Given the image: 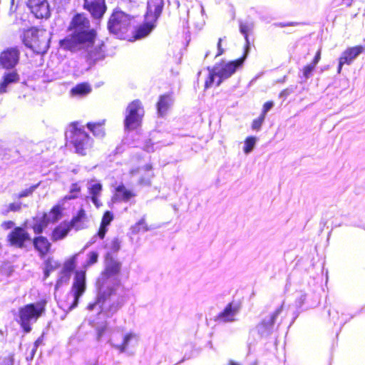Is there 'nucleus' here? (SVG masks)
Segmentation results:
<instances>
[{"label":"nucleus","mask_w":365,"mask_h":365,"mask_svg":"<svg viewBox=\"0 0 365 365\" xmlns=\"http://www.w3.org/2000/svg\"><path fill=\"white\" fill-rule=\"evenodd\" d=\"M87 189L89 194L87 198H90L94 205L99 208L102 206V202L100 200L103 190L102 184L96 179H91L87 182Z\"/></svg>","instance_id":"nucleus-17"},{"label":"nucleus","mask_w":365,"mask_h":365,"mask_svg":"<svg viewBox=\"0 0 365 365\" xmlns=\"http://www.w3.org/2000/svg\"><path fill=\"white\" fill-rule=\"evenodd\" d=\"M38 185L39 183H37L36 185L31 186L29 188L22 190L20 193H19L18 197L23 198L31 195L34 192V190L38 187Z\"/></svg>","instance_id":"nucleus-42"},{"label":"nucleus","mask_w":365,"mask_h":365,"mask_svg":"<svg viewBox=\"0 0 365 365\" xmlns=\"http://www.w3.org/2000/svg\"><path fill=\"white\" fill-rule=\"evenodd\" d=\"M19 80V75L16 71L5 73L0 82V91H6L8 87L18 83Z\"/></svg>","instance_id":"nucleus-24"},{"label":"nucleus","mask_w":365,"mask_h":365,"mask_svg":"<svg viewBox=\"0 0 365 365\" xmlns=\"http://www.w3.org/2000/svg\"><path fill=\"white\" fill-rule=\"evenodd\" d=\"M86 218L87 217L86 212L83 208H81L68 224L71 227H73L76 230H81L85 227V222Z\"/></svg>","instance_id":"nucleus-26"},{"label":"nucleus","mask_w":365,"mask_h":365,"mask_svg":"<svg viewBox=\"0 0 365 365\" xmlns=\"http://www.w3.org/2000/svg\"><path fill=\"white\" fill-rule=\"evenodd\" d=\"M21 208V202H16L13 203H10L3 211V214L6 215L9 212H16L19 211Z\"/></svg>","instance_id":"nucleus-41"},{"label":"nucleus","mask_w":365,"mask_h":365,"mask_svg":"<svg viewBox=\"0 0 365 365\" xmlns=\"http://www.w3.org/2000/svg\"><path fill=\"white\" fill-rule=\"evenodd\" d=\"M8 240L11 246L18 248L26 247V243L31 242L30 235L22 227H15L8 235Z\"/></svg>","instance_id":"nucleus-12"},{"label":"nucleus","mask_w":365,"mask_h":365,"mask_svg":"<svg viewBox=\"0 0 365 365\" xmlns=\"http://www.w3.org/2000/svg\"><path fill=\"white\" fill-rule=\"evenodd\" d=\"M215 78H217V75L216 70L215 69V68H213V69L210 72L207 78L205 81V88H208L213 85L216 86L217 80L215 81Z\"/></svg>","instance_id":"nucleus-38"},{"label":"nucleus","mask_w":365,"mask_h":365,"mask_svg":"<svg viewBox=\"0 0 365 365\" xmlns=\"http://www.w3.org/2000/svg\"><path fill=\"white\" fill-rule=\"evenodd\" d=\"M86 289V271L76 272L72 287L68 295L72 299V302L68 307L69 310L77 307L79 298L85 292Z\"/></svg>","instance_id":"nucleus-9"},{"label":"nucleus","mask_w":365,"mask_h":365,"mask_svg":"<svg viewBox=\"0 0 365 365\" xmlns=\"http://www.w3.org/2000/svg\"><path fill=\"white\" fill-rule=\"evenodd\" d=\"M34 220V223L32 226V228L34 233L37 235L42 233L43 230L49 224L48 221L46 220L43 215L41 217H36Z\"/></svg>","instance_id":"nucleus-32"},{"label":"nucleus","mask_w":365,"mask_h":365,"mask_svg":"<svg viewBox=\"0 0 365 365\" xmlns=\"http://www.w3.org/2000/svg\"><path fill=\"white\" fill-rule=\"evenodd\" d=\"M174 100L170 94L160 96L157 103L158 115L165 116L173 104Z\"/></svg>","instance_id":"nucleus-19"},{"label":"nucleus","mask_w":365,"mask_h":365,"mask_svg":"<svg viewBox=\"0 0 365 365\" xmlns=\"http://www.w3.org/2000/svg\"><path fill=\"white\" fill-rule=\"evenodd\" d=\"M250 365H257V362L254 361V362L251 363Z\"/></svg>","instance_id":"nucleus-60"},{"label":"nucleus","mask_w":365,"mask_h":365,"mask_svg":"<svg viewBox=\"0 0 365 365\" xmlns=\"http://www.w3.org/2000/svg\"><path fill=\"white\" fill-rule=\"evenodd\" d=\"M222 39L221 38H220L218 39V41H217V53L216 55V56H221L223 53H224V49L222 48Z\"/></svg>","instance_id":"nucleus-51"},{"label":"nucleus","mask_w":365,"mask_h":365,"mask_svg":"<svg viewBox=\"0 0 365 365\" xmlns=\"http://www.w3.org/2000/svg\"><path fill=\"white\" fill-rule=\"evenodd\" d=\"M22 41L35 53L43 54L49 48L50 38L46 30L30 28L24 31Z\"/></svg>","instance_id":"nucleus-4"},{"label":"nucleus","mask_w":365,"mask_h":365,"mask_svg":"<svg viewBox=\"0 0 365 365\" xmlns=\"http://www.w3.org/2000/svg\"><path fill=\"white\" fill-rule=\"evenodd\" d=\"M315 67L316 66L312 63L304 66L302 68L303 76L305 78H309L312 76V72L314 70Z\"/></svg>","instance_id":"nucleus-46"},{"label":"nucleus","mask_w":365,"mask_h":365,"mask_svg":"<svg viewBox=\"0 0 365 365\" xmlns=\"http://www.w3.org/2000/svg\"><path fill=\"white\" fill-rule=\"evenodd\" d=\"M48 222H55L58 221L61 216V210L59 206H55L48 213H44Z\"/></svg>","instance_id":"nucleus-34"},{"label":"nucleus","mask_w":365,"mask_h":365,"mask_svg":"<svg viewBox=\"0 0 365 365\" xmlns=\"http://www.w3.org/2000/svg\"><path fill=\"white\" fill-rule=\"evenodd\" d=\"M91 88L89 83L86 82L81 83L73 88L71 91H91Z\"/></svg>","instance_id":"nucleus-43"},{"label":"nucleus","mask_w":365,"mask_h":365,"mask_svg":"<svg viewBox=\"0 0 365 365\" xmlns=\"http://www.w3.org/2000/svg\"><path fill=\"white\" fill-rule=\"evenodd\" d=\"M155 22L145 19L144 22L135 29L133 37L138 39L148 36L155 27Z\"/></svg>","instance_id":"nucleus-23"},{"label":"nucleus","mask_w":365,"mask_h":365,"mask_svg":"<svg viewBox=\"0 0 365 365\" xmlns=\"http://www.w3.org/2000/svg\"><path fill=\"white\" fill-rule=\"evenodd\" d=\"M44 278H47L50 273L60 267V263L53 260L52 258H48L44 262Z\"/></svg>","instance_id":"nucleus-33"},{"label":"nucleus","mask_w":365,"mask_h":365,"mask_svg":"<svg viewBox=\"0 0 365 365\" xmlns=\"http://www.w3.org/2000/svg\"><path fill=\"white\" fill-rule=\"evenodd\" d=\"M241 306L238 302H230L216 317L215 321L218 323H230L235 322L236 317L240 312Z\"/></svg>","instance_id":"nucleus-13"},{"label":"nucleus","mask_w":365,"mask_h":365,"mask_svg":"<svg viewBox=\"0 0 365 365\" xmlns=\"http://www.w3.org/2000/svg\"><path fill=\"white\" fill-rule=\"evenodd\" d=\"M98 258V254L96 252H91L88 254V259L84 264V267L86 268L97 262Z\"/></svg>","instance_id":"nucleus-40"},{"label":"nucleus","mask_w":365,"mask_h":365,"mask_svg":"<svg viewBox=\"0 0 365 365\" xmlns=\"http://www.w3.org/2000/svg\"><path fill=\"white\" fill-rule=\"evenodd\" d=\"M305 299H306V295L305 294H301L299 298L296 302L297 306L298 307H301L304 304Z\"/></svg>","instance_id":"nucleus-53"},{"label":"nucleus","mask_w":365,"mask_h":365,"mask_svg":"<svg viewBox=\"0 0 365 365\" xmlns=\"http://www.w3.org/2000/svg\"><path fill=\"white\" fill-rule=\"evenodd\" d=\"M257 143V138L250 136L245 139V146L243 148V151L245 154H249L252 152L253 148L255 146Z\"/></svg>","instance_id":"nucleus-36"},{"label":"nucleus","mask_w":365,"mask_h":365,"mask_svg":"<svg viewBox=\"0 0 365 365\" xmlns=\"http://www.w3.org/2000/svg\"><path fill=\"white\" fill-rule=\"evenodd\" d=\"M66 138L74 148L75 152L81 155H85L93 145V139L79 122H73L69 125L66 131Z\"/></svg>","instance_id":"nucleus-3"},{"label":"nucleus","mask_w":365,"mask_h":365,"mask_svg":"<svg viewBox=\"0 0 365 365\" xmlns=\"http://www.w3.org/2000/svg\"><path fill=\"white\" fill-rule=\"evenodd\" d=\"M247 58V55L244 54L239 58L231 61L228 63L220 62L214 66L217 71V79L216 86H219L223 80L228 78L236 70L241 67Z\"/></svg>","instance_id":"nucleus-8"},{"label":"nucleus","mask_w":365,"mask_h":365,"mask_svg":"<svg viewBox=\"0 0 365 365\" xmlns=\"http://www.w3.org/2000/svg\"><path fill=\"white\" fill-rule=\"evenodd\" d=\"M71 227L68 223L64 222L60 224L56 227L52 233V240L53 241H58L63 239L71 230Z\"/></svg>","instance_id":"nucleus-27"},{"label":"nucleus","mask_w":365,"mask_h":365,"mask_svg":"<svg viewBox=\"0 0 365 365\" xmlns=\"http://www.w3.org/2000/svg\"><path fill=\"white\" fill-rule=\"evenodd\" d=\"M74 267L75 265L73 259L67 262L64 264L63 270L62 272V277H61V279L58 280L56 283V287L60 286L63 282H66L68 280L70 277V274L73 271Z\"/></svg>","instance_id":"nucleus-31"},{"label":"nucleus","mask_w":365,"mask_h":365,"mask_svg":"<svg viewBox=\"0 0 365 365\" xmlns=\"http://www.w3.org/2000/svg\"><path fill=\"white\" fill-rule=\"evenodd\" d=\"M135 194L128 190L123 185H120L115 188V194L113 200L116 201L128 202Z\"/></svg>","instance_id":"nucleus-25"},{"label":"nucleus","mask_w":365,"mask_h":365,"mask_svg":"<svg viewBox=\"0 0 365 365\" xmlns=\"http://www.w3.org/2000/svg\"><path fill=\"white\" fill-rule=\"evenodd\" d=\"M240 31L242 34H243L245 39V45L244 49V54L247 55L249 53L250 48V41L249 39V32L252 29V25L247 23L241 22L239 26Z\"/></svg>","instance_id":"nucleus-29"},{"label":"nucleus","mask_w":365,"mask_h":365,"mask_svg":"<svg viewBox=\"0 0 365 365\" xmlns=\"http://www.w3.org/2000/svg\"><path fill=\"white\" fill-rule=\"evenodd\" d=\"M320 59H321V51L318 50L311 63L316 66L317 65V63H319V61H320Z\"/></svg>","instance_id":"nucleus-50"},{"label":"nucleus","mask_w":365,"mask_h":365,"mask_svg":"<svg viewBox=\"0 0 365 365\" xmlns=\"http://www.w3.org/2000/svg\"><path fill=\"white\" fill-rule=\"evenodd\" d=\"M299 24H300V23H299V22L291 21V22H287V23H282V22L278 23V24H277V26L279 27L283 28V27H286V26H296Z\"/></svg>","instance_id":"nucleus-48"},{"label":"nucleus","mask_w":365,"mask_h":365,"mask_svg":"<svg viewBox=\"0 0 365 365\" xmlns=\"http://www.w3.org/2000/svg\"><path fill=\"white\" fill-rule=\"evenodd\" d=\"M97 236L98 237V234H97L96 235H94V236L92 237V239H91V241L90 244H93V243H94V242H96V239Z\"/></svg>","instance_id":"nucleus-58"},{"label":"nucleus","mask_w":365,"mask_h":365,"mask_svg":"<svg viewBox=\"0 0 365 365\" xmlns=\"http://www.w3.org/2000/svg\"><path fill=\"white\" fill-rule=\"evenodd\" d=\"M143 149L147 152H153L154 150L153 145L151 143L150 140L145 142Z\"/></svg>","instance_id":"nucleus-49"},{"label":"nucleus","mask_w":365,"mask_h":365,"mask_svg":"<svg viewBox=\"0 0 365 365\" xmlns=\"http://www.w3.org/2000/svg\"><path fill=\"white\" fill-rule=\"evenodd\" d=\"M105 120L98 123H88L86 126L94 136L97 138H103L105 135L104 124Z\"/></svg>","instance_id":"nucleus-30"},{"label":"nucleus","mask_w":365,"mask_h":365,"mask_svg":"<svg viewBox=\"0 0 365 365\" xmlns=\"http://www.w3.org/2000/svg\"><path fill=\"white\" fill-rule=\"evenodd\" d=\"M274 106V103L272 101H267L264 104L262 115H264V116L266 115L267 113Z\"/></svg>","instance_id":"nucleus-47"},{"label":"nucleus","mask_w":365,"mask_h":365,"mask_svg":"<svg viewBox=\"0 0 365 365\" xmlns=\"http://www.w3.org/2000/svg\"><path fill=\"white\" fill-rule=\"evenodd\" d=\"M136 173L140 175V178L138 180V184L140 185H150V180L153 177L151 172V166L145 165L144 168H139L136 170H132L131 175H135Z\"/></svg>","instance_id":"nucleus-22"},{"label":"nucleus","mask_w":365,"mask_h":365,"mask_svg":"<svg viewBox=\"0 0 365 365\" xmlns=\"http://www.w3.org/2000/svg\"><path fill=\"white\" fill-rule=\"evenodd\" d=\"M148 230V227L145 223V218L143 217L134 226L132 227L133 233H138L140 231L146 232Z\"/></svg>","instance_id":"nucleus-39"},{"label":"nucleus","mask_w":365,"mask_h":365,"mask_svg":"<svg viewBox=\"0 0 365 365\" xmlns=\"http://www.w3.org/2000/svg\"><path fill=\"white\" fill-rule=\"evenodd\" d=\"M67 29L71 32V35L59 41L63 49L71 52L84 50L89 64H95L105 58V43L98 39L97 31L91 28L90 20L85 14H74Z\"/></svg>","instance_id":"nucleus-1"},{"label":"nucleus","mask_w":365,"mask_h":365,"mask_svg":"<svg viewBox=\"0 0 365 365\" xmlns=\"http://www.w3.org/2000/svg\"><path fill=\"white\" fill-rule=\"evenodd\" d=\"M229 365H239V364L235 363V362H234V361H230Z\"/></svg>","instance_id":"nucleus-59"},{"label":"nucleus","mask_w":365,"mask_h":365,"mask_svg":"<svg viewBox=\"0 0 365 365\" xmlns=\"http://www.w3.org/2000/svg\"><path fill=\"white\" fill-rule=\"evenodd\" d=\"M139 341V335L134 332H129L126 334L121 344H113L110 341L109 343L115 349H118L120 353H124L128 347L132 344H137Z\"/></svg>","instance_id":"nucleus-20"},{"label":"nucleus","mask_w":365,"mask_h":365,"mask_svg":"<svg viewBox=\"0 0 365 365\" xmlns=\"http://www.w3.org/2000/svg\"><path fill=\"white\" fill-rule=\"evenodd\" d=\"M14 223L12 221H6L1 224V227L4 230H9V229L11 228L14 226Z\"/></svg>","instance_id":"nucleus-52"},{"label":"nucleus","mask_w":365,"mask_h":365,"mask_svg":"<svg viewBox=\"0 0 365 365\" xmlns=\"http://www.w3.org/2000/svg\"><path fill=\"white\" fill-rule=\"evenodd\" d=\"M41 339L38 338L34 343V349L33 350V352H35L36 348L41 344Z\"/></svg>","instance_id":"nucleus-55"},{"label":"nucleus","mask_w":365,"mask_h":365,"mask_svg":"<svg viewBox=\"0 0 365 365\" xmlns=\"http://www.w3.org/2000/svg\"><path fill=\"white\" fill-rule=\"evenodd\" d=\"M282 305L278 307L271 315L264 318L257 327L258 333L262 336H267L273 330L276 319L282 311Z\"/></svg>","instance_id":"nucleus-16"},{"label":"nucleus","mask_w":365,"mask_h":365,"mask_svg":"<svg viewBox=\"0 0 365 365\" xmlns=\"http://www.w3.org/2000/svg\"><path fill=\"white\" fill-rule=\"evenodd\" d=\"M365 52V46H355L346 48L339 58L337 73H340L344 64L349 65L361 53Z\"/></svg>","instance_id":"nucleus-14"},{"label":"nucleus","mask_w":365,"mask_h":365,"mask_svg":"<svg viewBox=\"0 0 365 365\" xmlns=\"http://www.w3.org/2000/svg\"><path fill=\"white\" fill-rule=\"evenodd\" d=\"M32 242L35 250L38 252L41 257L47 255L51 249V245L45 237L39 236L34 237Z\"/></svg>","instance_id":"nucleus-21"},{"label":"nucleus","mask_w":365,"mask_h":365,"mask_svg":"<svg viewBox=\"0 0 365 365\" xmlns=\"http://www.w3.org/2000/svg\"><path fill=\"white\" fill-rule=\"evenodd\" d=\"M86 93H78V92H76V93H71V97H75L76 96H84V95L86 94Z\"/></svg>","instance_id":"nucleus-56"},{"label":"nucleus","mask_w":365,"mask_h":365,"mask_svg":"<svg viewBox=\"0 0 365 365\" xmlns=\"http://www.w3.org/2000/svg\"><path fill=\"white\" fill-rule=\"evenodd\" d=\"M81 192V186L78 183H73L70 187V191L64 197L65 200H73L78 197Z\"/></svg>","instance_id":"nucleus-35"},{"label":"nucleus","mask_w":365,"mask_h":365,"mask_svg":"<svg viewBox=\"0 0 365 365\" xmlns=\"http://www.w3.org/2000/svg\"><path fill=\"white\" fill-rule=\"evenodd\" d=\"M27 6L37 19H47L50 16L47 0H28Z\"/></svg>","instance_id":"nucleus-15"},{"label":"nucleus","mask_w":365,"mask_h":365,"mask_svg":"<svg viewBox=\"0 0 365 365\" xmlns=\"http://www.w3.org/2000/svg\"><path fill=\"white\" fill-rule=\"evenodd\" d=\"M113 220V215L110 211H106L102 218L101 227L98 232V235L101 239H103L107 232V227Z\"/></svg>","instance_id":"nucleus-28"},{"label":"nucleus","mask_w":365,"mask_h":365,"mask_svg":"<svg viewBox=\"0 0 365 365\" xmlns=\"http://www.w3.org/2000/svg\"><path fill=\"white\" fill-rule=\"evenodd\" d=\"M132 18L121 11H114L108 21V29L110 32L123 35L131 26Z\"/></svg>","instance_id":"nucleus-7"},{"label":"nucleus","mask_w":365,"mask_h":365,"mask_svg":"<svg viewBox=\"0 0 365 365\" xmlns=\"http://www.w3.org/2000/svg\"><path fill=\"white\" fill-rule=\"evenodd\" d=\"M92 365H98V361H96V362H95L93 364H92Z\"/></svg>","instance_id":"nucleus-61"},{"label":"nucleus","mask_w":365,"mask_h":365,"mask_svg":"<svg viewBox=\"0 0 365 365\" xmlns=\"http://www.w3.org/2000/svg\"><path fill=\"white\" fill-rule=\"evenodd\" d=\"M83 8L94 19H101L107 11L106 0H83Z\"/></svg>","instance_id":"nucleus-11"},{"label":"nucleus","mask_w":365,"mask_h":365,"mask_svg":"<svg viewBox=\"0 0 365 365\" xmlns=\"http://www.w3.org/2000/svg\"><path fill=\"white\" fill-rule=\"evenodd\" d=\"M144 113V108L139 100H134L130 103L125 112V130L131 131L138 129L141 125Z\"/></svg>","instance_id":"nucleus-6"},{"label":"nucleus","mask_w":365,"mask_h":365,"mask_svg":"<svg viewBox=\"0 0 365 365\" xmlns=\"http://www.w3.org/2000/svg\"><path fill=\"white\" fill-rule=\"evenodd\" d=\"M265 116L260 115L257 118L255 119L252 123V128L255 130H259L264 120Z\"/></svg>","instance_id":"nucleus-44"},{"label":"nucleus","mask_w":365,"mask_h":365,"mask_svg":"<svg viewBox=\"0 0 365 365\" xmlns=\"http://www.w3.org/2000/svg\"><path fill=\"white\" fill-rule=\"evenodd\" d=\"M343 1L346 6H350L352 4L353 0H343Z\"/></svg>","instance_id":"nucleus-57"},{"label":"nucleus","mask_w":365,"mask_h":365,"mask_svg":"<svg viewBox=\"0 0 365 365\" xmlns=\"http://www.w3.org/2000/svg\"><path fill=\"white\" fill-rule=\"evenodd\" d=\"M107 246L112 252H117L120 248V242L118 238H113Z\"/></svg>","instance_id":"nucleus-45"},{"label":"nucleus","mask_w":365,"mask_h":365,"mask_svg":"<svg viewBox=\"0 0 365 365\" xmlns=\"http://www.w3.org/2000/svg\"><path fill=\"white\" fill-rule=\"evenodd\" d=\"M34 94V93H27V94H24L23 96V98L31 101L32 99H34L36 98Z\"/></svg>","instance_id":"nucleus-54"},{"label":"nucleus","mask_w":365,"mask_h":365,"mask_svg":"<svg viewBox=\"0 0 365 365\" xmlns=\"http://www.w3.org/2000/svg\"><path fill=\"white\" fill-rule=\"evenodd\" d=\"M121 262L107 254L105 259V269L98 279L97 286L99 296L96 302L88 306L89 310L98 308L101 312L113 315L125 303L124 297H118L114 293V286L118 283V276L121 269Z\"/></svg>","instance_id":"nucleus-2"},{"label":"nucleus","mask_w":365,"mask_h":365,"mask_svg":"<svg viewBox=\"0 0 365 365\" xmlns=\"http://www.w3.org/2000/svg\"><path fill=\"white\" fill-rule=\"evenodd\" d=\"M108 330V324L106 322H103L101 324H99L96 325V340L98 341H101L102 338L103 337L104 334Z\"/></svg>","instance_id":"nucleus-37"},{"label":"nucleus","mask_w":365,"mask_h":365,"mask_svg":"<svg viewBox=\"0 0 365 365\" xmlns=\"http://www.w3.org/2000/svg\"><path fill=\"white\" fill-rule=\"evenodd\" d=\"M20 51L17 47H9L0 53V66L6 70L13 69L19 61Z\"/></svg>","instance_id":"nucleus-10"},{"label":"nucleus","mask_w":365,"mask_h":365,"mask_svg":"<svg viewBox=\"0 0 365 365\" xmlns=\"http://www.w3.org/2000/svg\"><path fill=\"white\" fill-rule=\"evenodd\" d=\"M163 6V0H148L147 3V11L145 14V19L156 22L162 14Z\"/></svg>","instance_id":"nucleus-18"},{"label":"nucleus","mask_w":365,"mask_h":365,"mask_svg":"<svg viewBox=\"0 0 365 365\" xmlns=\"http://www.w3.org/2000/svg\"><path fill=\"white\" fill-rule=\"evenodd\" d=\"M45 306L46 302L41 301L19 308L17 322L24 332L29 333L31 331V325L44 313Z\"/></svg>","instance_id":"nucleus-5"}]
</instances>
